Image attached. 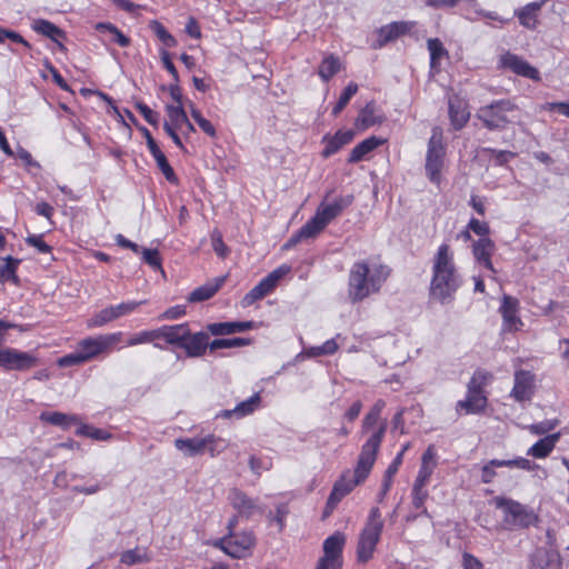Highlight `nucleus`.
<instances>
[{
    "label": "nucleus",
    "instance_id": "nucleus-1",
    "mask_svg": "<svg viewBox=\"0 0 569 569\" xmlns=\"http://www.w3.org/2000/svg\"><path fill=\"white\" fill-rule=\"evenodd\" d=\"M385 435L386 422H382L379 429L370 435L361 446L353 475L351 476L350 470H346L335 482L332 490L339 493L340 497L345 498L355 487L362 483L368 478L377 460Z\"/></svg>",
    "mask_w": 569,
    "mask_h": 569
},
{
    "label": "nucleus",
    "instance_id": "nucleus-2",
    "mask_svg": "<svg viewBox=\"0 0 569 569\" xmlns=\"http://www.w3.org/2000/svg\"><path fill=\"white\" fill-rule=\"evenodd\" d=\"M389 276L390 269L385 264L370 267L367 261L355 262L348 277V299L352 303L363 301L370 295L379 292Z\"/></svg>",
    "mask_w": 569,
    "mask_h": 569
},
{
    "label": "nucleus",
    "instance_id": "nucleus-3",
    "mask_svg": "<svg viewBox=\"0 0 569 569\" xmlns=\"http://www.w3.org/2000/svg\"><path fill=\"white\" fill-rule=\"evenodd\" d=\"M461 278L456 270L449 246L443 243L438 248L432 266L430 297L441 303L453 300L456 291L461 286Z\"/></svg>",
    "mask_w": 569,
    "mask_h": 569
},
{
    "label": "nucleus",
    "instance_id": "nucleus-4",
    "mask_svg": "<svg viewBox=\"0 0 569 569\" xmlns=\"http://www.w3.org/2000/svg\"><path fill=\"white\" fill-rule=\"evenodd\" d=\"M519 108L510 99H499L478 109L476 117L490 131H502L519 120Z\"/></svg>",
    "mask_w": 569,
    "mask_h": 569
},
{
    "label": "nucleus",
    "instance_id": "nucleus-5",
    "mask_svg": "<svg viewBox=\"0 0 569 569\" xmlns=\"http://www.w3.org/2000/svg\"><path fill=\"white\" fill-rule=\"evenodd\" d=\"M492 503L502 511V526L506 530L527 529L539 520L532 508L513 499L497 496Z\"/></svg>",
    "mask_w": 569,
    "mask_h": 569
},
{
    "label": "nucleus",
    "instance_id": "nucleus-6",
    "mask_svg": "<svg viewBox=\"0 0 569 569\" xmlns=\"http://www.w3.org/2000/svg\"><path fill=\"white\" fill-rule=\"evenodd\" d=\"M339 216L340 212H338L332 203H321L317 208L315 216L291 236L288 242L283 246V249H289L303 240L315 238Z\"/></svg>",
    "mask_w": 569,
    "mask_h": 569
},
{
    "label": "nucleus",
    "instance_id": "nucleus-7",
    "mask_svg": "<svg viewBox=\"0 0 569 569\" xmlns=\"http://www.w3.org/2000/svg\"><path fill=\"white\" fill-rule=\"evenodd\" d=\"M487 373L476 371L467 385V397L457 402L458 412L463 410L466 415H473L483 411L487 407L488 399L483 391Z\"/></svg>",
    "mask_w": 569,
    "mask_h": 569
},
{
    "label": "nucleus",
    "instance_id": "nucleus-8",
    "mask_svg": "<svg viewBox=\"0 0 569 569\" xmlns=\"http://www.w3.org/2000/svg\"><path fill=\"white\" fill-rule=\"evenodd\" d=\"M445 154L446 149L442 143V133L438 128H435L428 141L425 169L429 180L437 186L441 182Z\"/></svg>",
    "mask_w": 569,
    "mask_h": 569
},
{
    "label": "nucleus",
    "instance_id": "nucleus-9",
    "mask_svg": "<svg viewBox=\"0 0 569 569\" xmlns=\"http://www.w3.org/2000/svg\"><path fill=\"white\" fill-rule=\"evenodd\" d=\"M123 333L112 332L99 335L97 337H87L77 345L84 362L98 357L101 353L109 352L112 348L122 341Z\"/></svg>",
    "mask_w": 569,
    "mask_h": 569
},
{
    "label": "nucleus",
    "instance_id": "nucleus-10",
    "mask_svg": "<svg viewBox=\"0 0 569 569\" xmlns=\"http://www.w3.org/2000/svg\"><path fill=\"white\" fill-rule=\"evenodd\" d=\"M254 542L256 539L251 531H242L240 533H228L214 541L213 546L232 558L241 559L250 553Z\"/></svg>",
    "mask_w": 569,
    "mask_h": 569
},
{
    "label": "nucleus",
    "instance_id": "nucleus-11",
    "mask_svg": "<svg viewBox=\"0 0 569 569\" xmlns=\"http://www.w3.org/2000/svg\"><path fill=\"white\" fill-rule=\"evenodd\" d=\"M290 271V267L282 264L271 271L268 276L261 279L249 292L244 295L241 300L242 307L252 306L258 300H261L271 293L277 287L279 280Z\"/></svg>",
    "mask_w": 569,
    "mask_h": 569
},
{
    "label": "nucleus",
    "instance_id": "nucleus-12",
    "mask_svg": "<svg viewBox=\"0 0 569 569\" xmlns=\"http://www.w3.org/2000/svg\"><path fill=\"white\" fill-rule=\"evenodd\" d=\"M143 303H146V300L127 301L116 306L106 307L87 320V327L89 329L103 327L109 322L119 319L120 317L133 312L138 307H140Z\"/></svg>",
    "mask_w": 569,
    "mask_h": 569
},
{
    "label": "nucleus",
    "instance_id": "nucleus-13",
    "mask_svg": "<svg viewBox=\"0 0 569 569\" xmlns=\"http://www.w3.org/2000/svg\"><path fill=\"white\" fill-rule=\"evenodd\" d=\"M37 365V358L29 352L14 348L0 350V367L7 371H24Z\"/></svg>",
    "mask_w": 569,
    "mask_h": 569
},
{
    "label": "nucleus",
    "instance_id": "nucleus-14",
    "mask_svg": "<svg viewBox=\"0 0 569 569\" xmlns=\"http://www.w3.org/2000/svg\"><path fill=\"white\" fill-rule=\"evenodd\" d=\"M498 67L509 70L517 76L528 78L535 81L540 80L538 69L529 64L523 58L509 51L502 53L499 58Z\"/></svg>",
    "mask_w": 569,
    "mask_h": 569
},
{
    "label": "nucleus",
    "instance_id": "nucleus-15",
    "mask_svg": "<svg viewBox=\"0 0 569 569\" xmlns=\"http://www.w3.org/2000/svg\"><path fill=\"white\" fill-rule=\"evenodd\" d=\"M230 505L238 511L239 516L250 519L254 513H266V507L251 499L240 489L233 488L228 495Z\"/></svg>",
    "mask_w": 569,
    "mask_h": 569
},
{
    "label": "nucleus",
    "instance_id": "nucleus-16",
    "mask_svg": "<svg viewBox=\"0 0 569 569\" xmlns=\"http://www.w3.org/2000/svg\"><path fill=\"white\" fill-rule=\"evenodd\" d=\"M383 529L365 526L359 535L357 545L358 561L367 562L372 558L376 546L380 540Z\"/></svg>",
    "mask_w": 569,
    "mask_h": 569
},
{
    "label": "nucleus",
    "instance_id": "nucleus-17",
    "mask_svg": "<svg viewBox=\"0 0 569 569\" xmlns=\"http://www.w3.org/2000/svg\"><path fill=\"white\" fill-rule=\"evenodd\" d=\"M535 388V375L528 370H517L513 376V388L510 392L517 402L531 400Z\"/></svg>",
    "mask_w": 569,
    "mask_h": 569
},
{
    "label": "nucleus",
    "instance_id": "nucleus-18",
    "mask_svg": "<svg viewBox=\"0 0 569 569\" xmlns=\"http://www.w3.org/2000/svg\"><path fill=\"white\" fill-rule=\"evenodd\" d=\"M143 136L147 141V147L154 158L157 166L159 170L163 173L164 178L172 184H178L179 179L177 174L174 173V170L170 166L166 154L160 150L157 141L151 136L150 131L147 128L142 129Z\"/></svg>",
    "mask_w": 569,
    "mask_h": 569
},
{
    "label": "nucleus",
    "instance_id": "nucleus-19",
    "mask_svg": "<svg viewBox=\"0 0 569 569\" xmlns=\"http://www.w3.org/2000/svg\"><path fill=\"white\" fill-rule=\"evenodd\" d=\"M345 543L346 536L340 531H336L323 541L325 556L321 560L331 563V569H339L341 567V556Z\"/></svg>",
    "mask_w": 569,
    "mask_h": 569
},
{
    "label": "nucleus",
    "instance_id": "nucleus-20",
    "mask_svg": "<svg viewBox=\"0 0 569 569\" xmlns=\"http://www.w3.org/2000/svg\"><path fill=\"white\" fill-rule=\"evenodd\" d=\"M208 348L210 349L208 330L199 331L196 333H192L189 330V335L184 338V341L181 346V349L186 351V355L189 358L202 357Z\"/></svg>",
    "mask_w": 569,
    "mask_h": 569
},
{
    "label": "nucleus",
    "instance_id": "nucleus-21",
    "mask_svg": "<svg viewBox=\"0 0 569 569\" xmlns=\"http://www.w3.org/2000/svg\"><path fill=\"white\" fill-rule=\"evenodd\" d=\"M499 312L503 320V328L507 330L518 329V325H522L519 312V300L512 296L503 295Z\"/></svg>",
    "mask_w": 569,
    "mask_h": 569
},
{
    "label": "nucleus",
    "instance_id": "nucleus-22",
    "mask_svg": "<svg viewBox=\"0 0 569 569\" xmlns=\"http://www.w3.org/2000/svg\"><path fill=\"white\" fill-rule=\"evenodd\" d=\"M157 340L162 339L168 345L181 348L184 338L189 335L187 322L173 326H162L156 329Z\"/></svg>",
    "mask_w": 569,
    "mask_h": 569
},
{
    "label": "nucleus",
    "instance_id": "nucleus-23",
    "mask_svg": "<svg viewBox=\"0 0 569 569\" xmlns=\"http://www.w3.org/2000/svg\"><path fill=\"white\" fill-rule=\"evenodd\" d=\"M254 328L253 321H230L208 323L206 329L212 336H229L236 332H243Z\"/></svg>",
    "mask_w": 569,
    "mask_h": 569
},
{
    "label": "nucleus",
    "instance_id": "nucleus-24",
    "mask_svg": "<svg viewBox=\"0 0 569 569\" xmlns=\"http://www.w3.org/2000/svg\"><path fill=\"white\" fill-rule=\"evenodd\" d=\"M355 137L352 130H338L332 137L325 136L322 141L326 143L321 152L323 158H329L338 152L343 146L350 143Z\"/></svg>",
    "mask_w": 569,
    "mask_h": 569
},
{
    "label": "nucleus",
    "instance_id": "nucleus-25",
    "mask_svg": "<svg viewBox=\"0 0 569 569\" xmlns=\"http://www.w3.org/2000/svg\"><path fill=\"white\" fill-rule=\"evenodd\" d=\"M493 250L495 243L490 238H480L473 242L472 253L476 261L491 272H496L491 262V254Z\"/></svg>",
    "mask_w": 569,
    "mask_h": 569
},
{
    "label": "nucleus",
    "instance_id": "nucleus-26",
    "mask_svg": "<svg viewBox=\"0 0 569 569\" xmlns=\"http://www.w3.org/2000/svg\"><path fill=\"white\" fill-rule=\"evenodd\" d=\"M532 569H561L560 555L555 550H539L531 558Z\"/></svg>",
    "mask_w": 569,
    "mask_h": 569
},
{
    "label": "nucleus",
    "instance_id": "nucleus-27",
    "mask_svg": "<svg viewBox=\"0 0 569 569\" xmlns=\"http://www.w3.org/2000/svg\"><path fill=\"white\" fill-rule=\"evenodd\" d=\"M208 440L203 438H178L174 440L176 448L181 451L186 457H197L206 452V445Z\"/></svg>",
    "mask_w": 569,
    "mask_h": 569
},
{
    "label": "nucleus",
    "instance_id": "nucleus-28",
    "mask_svg": "<svg viewBox=\"0 0 569 569\" xmlns=\"http://www.w3.org/2000/svg\"><path fill=\"white\" fill-rule=\"evenodd\" d=\"M40 420L44 423L60 427L68 430L72 425L78 423L76 415H68L60 411H43L40 413Z\"/></svg>",
    "mask_w": 569,
    "mask_h": 569
},
{
    "label": "nucleus",
    "instance_id": "nucleus-29",
    "mask_svg": "<svg viewBox=\"0 0 569 569\" xmlns=\"http://www.w3.org/2000/svg\"><path fill=\"white\" fill-rule=\"evenodd\" d=\"M224 282V277L216 278L212 282H207L196 288L188 297L190 302H201L212 298Z\"/></svg>",
    "mask_w": 569,
    "mask_h": 569
},
{
    "label": "nucleus",
    "instance_id": "nucleus-30",
    "mask_svg": "<svg viewBox=\"0 0 569 569\" xmlns=\"http://www.w3.org/2000/svg\"><path fill=\"white\" fill-rule=\"evenodd\" d=\"M260 400H261L260 395L257 392V393L252 395L250 398H248L247 400L238 403L234 407V409L223 410L220 416L223 418H230L232 416H236L237 418H243L248 415H251L252 412L256 411V409H258Z\"/></svg>",
    "mask_w": 569,
    "mask_h": 569
},
{
    "label": "nucleus",
    "instance_id": "nucleus-31",
    "mask_svg": "<svg viewBox=\"0 0 569 569\" xmlns=\"http://www.w3.org/2000/svg\"><path fill=\"white\" fill-rule=\"evenodd\" d=\"M382 143L383 140L378 139L375 136L362 140L350 151L348 162L357 163L361 161L369 152L373 151Z\"/></svg>",
    "mask_w": 569,
    "mask_h": 569
},
{
    "label": "nucleus",
    "instance_id": "nucleus-32",
    "mask_svg": "<svg viewBox=\"0 0 569 569\" xmlns=\"http://www.w3.org/2000/svg\"><path fill=\"white\" fill-rule=\"evenodd\" d=\"M561 433L556 432L546 436L545 438L538 440L529 450L528 455L535 458H546L555 448L556 443L559 441Z\"/></svg>",
    "mask_w": 569,
    "mask_h": 569
},
{
    "label": "nucleus",
    "instance_id": "nucleus-33",
    "mask_svg": "<svg viewBox=\"0 0 569 569\" xmlns=\"http://www.w3.org/2000/svg\"><path fill=\"white\" fill-rule=\"evenodd\" d=\"M546 0L528 3L517 12L520 23L527 28H533L537 23L538 13Z\"/></svg>",
    "mask_w": 569,
    "mask_h": 569
},
{
    "label": "nucleus",
    "instance_id": "nucleus-34",
    "mask_svg": "<svg viewBox=\"0 0 569 569\" xmlns=\"http://www.w3.org/2000/svg\"><path fill=\"white\" fill-rule=\"evenodd\" d=\"M4 261L3 264H0V283L12 282L14 284L19 283V277L17 276V270L21 260L18 258H13L8 256L2 259Z\"/></svg>",
    "mask_w": 569,
    "mask_h": 569
},
{
    "label": "nucleus",
    "instance_id": "nucleus-35",
    "mask_svg": "<svg viewBox=\"0 0 569 569\" xmlns=\"http://www.w3.org/2000/svg\"><path fill=\"white\" fill-rule=\"evenodd\" d=\"M383 118L376 114V104L370 101L359 112L356 126L363 129L381 123Z\"/></svg>",
    "mask_w": 569,
    "mask_h": 569
},
{
    "label": "nucleus",
    "instance_id": "nucleus-36",
    "mask_svg": "<svg viewBox=\"0 0 569 569\" xmlns=\"http://www.w3.org/2000/svg\"><path fill=\"white\" fill-rule=\"evenodd\" d=\"M341 69L340 59L335 54L326 56L318 69V74L322 81L328 82Z\"/></svg>",
    "mask_w": 569,
    "mask_h": 569
},
{
    "label": "nucleus",
    "instance_id": "nucleus-37",
    "mask_svg": "<svg viewBox=\"0 0 569 569\" xmlns=\"http://www.w3.org/2000/svg\"><path fill=\"white\" fill-rule=\"evenodd\" d=\"M416 22L412 21H397L386 24L379 29L378 36H407L413 32Z\"/></svg>",
    "mask_w": 569,
    "mask_h": 569
},
{
    "label": "nucleus",
    "instance_id": "nucleus-38",
    "mask_svg": "<svg viewBox=\"0 0 569 569\" xmlns=\"http://www.w3.org/2000/svg\"><path fill=\"white\" fill-rule=\"evenodd\" d=\"M449 117L456 130L462 129L469 120V112L459 101H449Z\"/></svg>",
    "mask_w": 569,
    "mask_h": 569
},
{
    "label": "nucleus",
    "instance_id": "nucleus-39",
    "mask_svg": "<svg viewBox=\"0 0 569 569\" xmlns=\"http://www.w3.org/2000/svg\"><path fill=\"white\" fill-rule=\"evenodd\" d=\"M250 343V339L247 338H219L214 339L210 342V351H214L218 349H229V348H239L243 346H248Z\"/></svg>",
    "mask_w": 569,
    "mask_h": 569
},
{
    "label": "nucleus",
    "instance_id": "nucleus-40",
    "mask_svg": "<svg viewBox=\"0 0 569 569\" xmlns=\"http://www.w3.org/2000/svg\"><path fill=\"white\" fill-rule=\"evenodd\" d=\"M428 50L430 51V67L437 69L439 60L447 56V50L439 38L428 39Z\"/></svg>",
    "mask_w": 569,
    "mask_h": 569
},
{
    "label": "nucleus",
    "instance_id": "nucleus-41",
    "mask_svg": "<svg viewBox=\"0 0 569 569\" xmlns=\"http://www.w3.org/2000/svg\"><path fill=\"white\" fill-rule=\"evenodd\" d=\"M358 91V84L355 82H350L342 91V93L339 97V100L332 108V116L337 117L345 107L349 103L350 99L357 93Z\"/></svg>",
    "mask_w": 569,
    "mask_h": 569
},
{
    "label": "nucleus",
    "instance_id": "nucleus-42",
    "mask_svg": "<svg viewBox=\"0 0 569 569\" xmlns=\"http://www.w3.org/2000/svg\"><path fill=\"white\" fill-rule=\"evenodd\" d=\"M31 29L40 36H62L61 30L56 24L44 19L33 20Z\"/></svg>",
    "mask_w": 569,
    "mask_h": 569
},
{
    "label": "nucleus",
    "instance_id": "nucleus-43",
    "mask_svg": "<svg viewBox=\"0 0 569 569\" xmlns=\"http://www.w3.org/2000/svg\"><path fill=\"white\" fill-rule=\"evenodd\" d=\"M289 513L288 503L281 502L276 506V512L269 511L267 518L270 523L276 522L279 531L284 528V520Z\"/></svg>",
    "mask_w": 569,
    "mask_h": 569
},
{
    "label": "nucleus",
    "instance_id": "nucleus-44",
    "mask_svg": "<svg viewBox=\"0 0 569 569\" xmlns=\"http://www.w3.org/2000/svg\"><path fill=\"white\" fill-rule=\"evenodd\" d=\"M382 422H386V428L388 427L387 419H381L378 415H375L371 411H368V413L365 416L361 425V431L362 433H367L369 431H372L371 435L377 431Z\"/></svg>",
    "mask_w": 569,
    "mask_h": 569
},
{
    "label": "nucleus",
    "instance_id": "nucleus-45",
    "mask_svg": "<svg viewBox=\"0 0 569 569\" xmlns=\"http://www.w3.org/2000/svg\"><path fill=\"white\" fill-rule=\"evenodd\" d=\"M120 561L127 566L143 563L149 561L146 552H140L138 549H130L121 553Z\"/></svg>",
    "mask_w": 569,
    "mask_h": 569
},
{
    "label": "nucleus",
    "instance_id": "nucleus-46",
    "mask_svg": "<svg viewBox=\"0 0 569 569\" xmlns=\"http://www.w3.org/2000/svg\"><path fill=\"white\" fill-rule=\"evenodd\" d=\"M482 151L483 153L489 154L491 159H493L496 166H505L517 156L512 151L497 150L493 148H483Z\"/></svg>",
    "mask_w": 569,
    "mask_h": 569
},
{
    "label": "nucleus",
    "instance_id": "nucleus-47",
    "mask_svg": "<svg viewBox=\"0 0 569 569\" xmlns=\"http://www.w3.org/2000/svg\"><path fill=\"white\" fill-rule=\"evenodd\" d=\"M503 462V459H491L481 468V482L491 483L497 476L495 469L505 467V465H500Z\"/></svg>",
    "mask_w": 569,
    "mask_h": 569
},
{
    "label": "nucleus",
    "instance_id": "nucleus-48",
    "mask_svg": "<svg viewBox=\"0 0 569 569\" xmlns=\"http://www.w3.org/2000/svg\"><path fill=\"white\" fill-rule=\"evenodd\" d=\"M167 113L171 121L170 124L179 128L183 122H188V117L182 106H167Z\"/></svg>",
    "mask_w": 569,
    "mask_h": 569
},
{
    "label": "nucleus",
    "instance_id": "nucleus-49",
    "mask_svg": "<svg viewBox=\"0 0 569 569\" xmlns=\"http://www.w3.org/2000/svg\"><path fill=\"white\" fill-rule=\"evenodd\" d=\"M78 433L101 441L109 440L112 437L111 433L104 429L93 428L87 425H82Z\"/></svg>",
    "mask_w": 569,
    "mask_h": 569
},
{
    "label": "nucleus",
    "instance_id": "nucleus-50",
    "mask_svg": "<svg viewBox=\"0 0 569 569\" xmlns=\"http://www.w3.org/2000/svg\"><path fill=\"white\" fill-rule=\"evenodd\" d=\"M429 493L426 488L412 487V506L416 509L421 510V515L429 516L427 508H425V501Z\"/></svg>",
    "mask_w": 569,
    "mask_h": 569
},
{
    "label": "nucleus",
    "instance_id": "nucleus-51",
    "mask_svg": "<svg viewBox=\"0 0 569 569\" xmlns=\"http://www.w3.org/2000/svg\"><path fill=\"white\" fill-rule=\"evenodd\" d=\"M157 340L156 329L153 330H143L138 333H134L131 336L128 341L127 346H137L142 343H149L154 342Z\"/></svg>",
    "mask_w": 569,
    "mask_h": 569
},
{
    "label": "nucleus",
    "instance_id": "nucleus-52",
    "mask_svg": "<svg viewBox=\"0 0 569 569\" xmlns=\"http://www.w3.org/2000/svg\"><path fill=\"white\" fill-rule=\"evenodd\" d=\"M191 117L204 133H207L210 137L216 136V128L213 127V124L204 117H202L201 112L193 107L191 108Z\"/></svg>",
    "mask_w": 569,
    "mask_h": 569
},
{
    "label": "nucleus",
    "instance_id": "nucleus-53",
    "mask_svg": "<svg viewBox=\"0 0 569 569\" xmlns=\"http://www.w3.org/2000/svg\"><path fill=\"white\" fill-rule=\"evenodd\" d=\"M203 440H208V443L206 445V451H208L211 457L220 453L226 448L224 441L214 437L213 435L203 437Z\"/></svg>",
    "mask_w": 569,
    "mask_h": 569
},
{
    "label": "nucleus",
    "instance_id": "nucleus-54",
    "mask_svg": "<svg viewBox=\"0 0 569 569\" xmlns=\"http://www.w3.org/2000/svg\"><path fill=\"white\" fill-rule=\"evenodd\" d=\"M558 423L559 421L557 419L543 420L531 425L529 429L535 435H546L549 431L553 430L558 426Z\"/></svg>",
    "mask_w": 569,
    "mask_h": 569
},
{
    "label": "nucleus",
    "instance_id": "nucleus-55",
    "mask_svg": "<svg viewBox=\"0 0 569 569\" xmlns=\"http://www.w3.org/2000/svg\"><path fill=\"white\" fill-rule=\"evenodd\" d=\"M211 243L217 256L224 258L229 253L228 247L224 244L222 240V236L218 230H214L211 234Z\"/></svg>",
    "mask_w": 569,
    "mask_h": 569
},
{
    "label": "nucleus",
    "instance_id": "nucleus-56",
    "mask_svg": "<svg viewBox=\"0 0 569 569\" xmlns=\"http://www.w3.org/2000/svg\"><path fill=\"white\" fill-rule=\"evenodd\" d=\"M136 108L138 109V111L140 112V114L144 118V120L151 124V126H157L158 124V121H159V114L157 112H154L150 107H148L146 103L143 102H138L136 104Z\"/></svg>",
    "mask_w": 569,
    "mask_h": 569
},
{
    "label": "nucleus",
    "instance_id": "nucleus-57",
    "mask_svg": "<svg viewBox=\"0 0 569 569\" xmlns=\"http://www.w3.org/2000/svg\"><path fill=\"white\" fill-rule=\"evenodd\" d=\"M160 58H161V62H162L164 69L171 74L172 80L174 82H179V73H178L176 66L173 64V62L171 60L170 53L167 50L161 49Z\"/></svg>",
    "mask_w": 569,
    "mask_h": 569
},
{
    "label": "nucleus",
    "instance_id": "nucleus-58",
    "mask_svg": "<svg viewBox=\"0 0 569 569\" xmlns=\"http://www.w3.org/2000/svg\"><path fill=\"white\" fill-rule=\"evenodd\" d=\"M142 260L153 269L161 268V259L157 249H143Z\"/></svg>",
    "mask_w": 569,
    "mask_h": 569
},
{
    "label": "nucleus",
    "instance_id": "nucleus-59",
    "mask_svg": "<svg viewBox=\"0 0 569 569\" xmlns=\"http://www.w3.org/2000/svg\"><path fill=\"white\" fill-rule=\"evenodd\" d=\"M432 472H433V467L420 466L418 475L413 482V487L426 488Z\"/></svg>",
    "mask_w": 569,
    "mask_h": 569
},
{
    "label": "nucleus",
    "instance_id": "nucleus-60",
    "mask_svg": "<svg viewBox=\"0 0 569 569\" xmlns=\"http://www.w3.org/2000/svg\"><path fill=\"white\" fill-rule=\"evenodd\" d=\"M26 242L37 248L40 253L51 252V247L43 241L42 234H30L26 238Z\"/></svg>",
    "mask_w": 569,
    "mask_h": 569
},
{
    "label": "nucleus",
    "instance_id": "nucleus-61",
    "mask_svg": "<svg viewBox=\"0 0 569 569\" xmlns=\"http://www.w3.org/2000/svg\"><path fill=\"white\" fill-rule=\"evenodd\" d=\"M186 315V307L177 305L168 308L164 312L159 316V320H176Z\"/></svg>",
    "mask_w": 569,
    "mask_h": 569
},
{
    "label": "nucleus",
    "instance_id": "nucleus-62",
    "mask_svg": "<svg viewBox=\"0 0 569 569\" xmlns=\"http://www.w3.org/2000/svg\"><path fill=\"white\" fill-rule=\"evenodd\" d=\"M468 229L472 230L476 234L480 236V238H488L487 236L490 232L489 224L487 222H481L476 218H471L468 223Z\"/></svg>",
    "mask_w": 569,
    "mask_h": 569
},
{
    "label": "nucleus",
    "instance_id": "nucleus-63",
    "mask_svg": "<svg viewBox=\"0 0 569 569\" xmlns=\"http://www.w3.org/2000/svg\"><path fill=\"white\" fill-rule=\"evenodd\" d=\"M80 363H84V360L82 359L78 347L73 352L63 356L62 358L59 359V365L62 367L74 366Z\"/></svg>",
    "mask_w": 569,
    "mask_h": 569
},
{
    "label": "nucleus",
    "instance_id": "nucleus-64",
    "mask_svg": "<svg viewBox=\"0 0 569 569\" xmlns=\"http://www.w3.org/2000/svg\"><path fill=\"white\" fill-rule=\"evenodd\" d=\"M462 568L463 569H485L483 563L469 552L462 553Z\"/></svg>",
    "mask_w": 569,
    "mask_h": 569
}]
</instances>
